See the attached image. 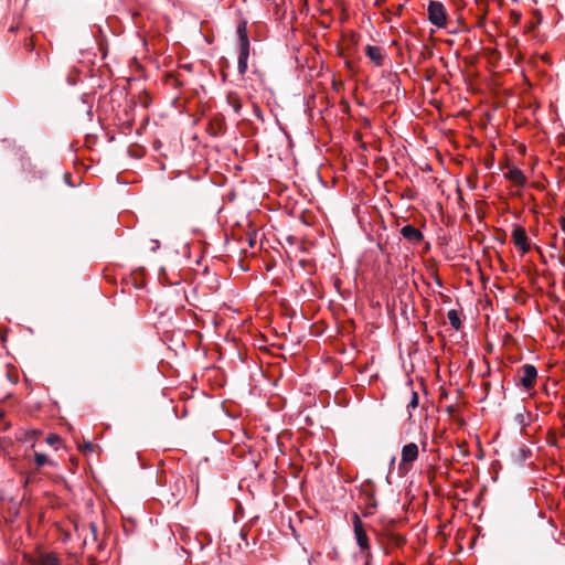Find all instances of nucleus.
<instances>
[{"mask_svg": "<svg viewBox=\"0 0 565 565\" xmlns=\"http://www.w3.org/2000/svg\"><path fill=\"white\" fill-rule=\"evenodd\" d=\"M427 19L437 28H445L447 24V11L440 1L430 0L427 6Z\"/></svg>", "mask_w": 565, "mask_h": 565, "instance_id": "obj_1", "label": "nucleus"}, {"mask_svg": "<svg viewBox=\"0 0 565 565\" xmlns=\"http://www.w3.org/2000/svg\"><path fill=\"white\" fill-rule=\"evenodd\" d=\"M352 523L356 543L362 551L370 550L367 534L364 530V524L358 513H353Z\"/></svg>", "mask_w": 565, "mask_h": 565, "instance_id": "obj_2", "label": "nucleus"}, {"mask_svg": "<svg viewBox=\"0 0 565 565\" xmlns=\"http://www.w3.org/2000/svg\"><path fill=\"white\" fill-rule=\"evenodd\" d=\"M519 373L521 374L519 383L525 388L531 390L537 377V370L532 364H524L520 367Z\"/></svg>", "mask_w": 565, "mask_h": 565, "instance_id": "obj_3", "label": "nucleus"}, {"mask_svg": "<svg viewBox=\"0 0 565 565\" xmlns=\"http://www.w3.org/2000/svg\"><path fill=\"white\" fill-rule=\"evenodd\" d=\"M512 239L514 245L523 253H527L531 249L527 234L524 227L515 226L512 231Z\"/></svg>", "mask_w": 565, "mask_h": 565, "instance_id": "obj_4", "label": "nucleus"}, {"mask_svg": "<svg viewBox=\"0 0 565 565\" xmlns=\"http://www.w3.org/2000/svg\"><path fill=\"white\" fill-rule=\"evenodd\" d=\"M361 493L365 497V508L376 509L377 500L375 498V483L369 479L361 486Z\"/></svg>", "mask_w": 565, "mask_h": 565, "instance_id": "obj_5", "label": "nucleus"}, {"mask_svg": "<svg viewBox=\"0 0 565 565\" xmlns=\"http://www.w3.org/2000/svg\"><path fill=\"white\" fill-rule=\"evenodd\" d=\"M418 457V446L415 443L406 444L402 449L401 466L415 461Z\"/></svg>", "mask_w": 565, "mask_h": 565, "instance_id": "obj_6", "label": "nucleus"}, {"mask_svg": "<svg viewBox=\"0 0 565 565\" xmlns=\"http://www.w3.org/2000/svg\"><path fill=\"white\" fill-rule=\"evenodd\" d=\"M403 237L412 243H420L424 239L423 233L411 224H406L401 228Z\"/></svg>", "mask_w": 565, "mask_h": 565, "instance_id": "obj_7", "label": "nucleus"}, {"mask_svg": "<svg viewBox=\"0 0 565 565\" xmlns=\"http://www.w3.org/2000/svg\"><path fill=\"white\" fill-rule=\"evenodd\" d=\"M209 134L213 137H221L225 134L226 125L223 117H214L207 127Z\"/></svg>", "mask_w": 565, "mask_h": 565, "instance_id": "obj_8", "label": "nucleus"}, {"mask_svg": "<svg viewBox=\"0 0 565 565\" xmlns=\"http://www.w3.org/2000/svg\"><path fill=\"white\" fill-rule=\"evenodd\" d=\"M365 55L376 65L382 66L383 63V54L382 49L374 45L365 46Z\"/></svg>", "mask_w": 565, "mask_h": 565, "instance_id": "obj_9", "label": "nucleus"}, {"mask_svg": "<svg viewBox=\"0 0 565 565\" xmlns=\"http://www.w3.org/2000/svg\"><path fill=\"white\" fill-rule=\"evenodd\" d=\"M237 35L239 40V49H249V39L246 29V21H242L238 23Z\"/></svg>", "mask_w": 565, "mask_h": 565, "instance_id": "obj_10", "label": "nucleus"}, {"mask_svg": "<svg viewBox=\"0 0 565 565\" xmlns=\"http://www.w3.org/2000/svg\"><path fill=\"white\" fill-rule=\"evenodd\" d=\"M248 57H249V49H239L238 61H237V71L241 75H244L247 72Z\"/></svg>", "mask_w": 565, "mask_h": 565, "instance_id": "obj_11", "label": "nucleus"}, {"mask_svg": "<svg viewBox=\"0 0 565 565\" xmlns=\"http://www.w3.org/2000/svg\"><path fill=\"white\" fill-rule=\"evenodd\" d=\"M34 565H60V559L54 554L42 553L34 562Z\"/></svg>", "mask_w": 565, "mask_h": 565, "instance_id": "obj_12", "label": "nucleus"}, {"mask_svg": "<svg viewBox=\"0 0 565 565\" xmlns=\"http://www.w3.org/2000/svg\"><path fill=\"white\" fill-rule=\"evenodd\" d=\"M447 317H448V320L450 322V326L455 329V330H460L462 324H461V320L459 318V313L457 310L455 309H451L448 311L447 313Z\"/></svg>", "mask_w": 565, "mask_h": 565, "instance_id": "obj_13", "label": "nucleus"}, {"mask_svg": "<svg viewBox=\"0 0 565 565\" xmlns=\"http://www.w3.org/2000/svg\"><path fill=\"white\" fill-rule=\"evenodd\" d=\"M34 462L36 463L38 467H43L44 465L55 466L53 461L49 460L46 455L41 452L34 454Z\"/></svg>", "mask_w": 565, "mask_h": 565, "instance_id": "obj_14", "label": "nucleus"}, {"mask_svg": "<svg viewBox=\"0 0 565 565\" xmlns=\"http://www.w3.org/2000/svg\"><path fill=\"white\" fill-rule=\"evenodd\" d=\"M388 540L395 546H402L406 542L405 537H403L402 535H399L397 533H390Z\"/></svg>", "mask_w": 565, "mask_h": 565, "instance_id": "obj_15", "label": "nucleus"}, {"mask_svg": "<svg viewBox=\"0 0 565 565\" xmlns=\"http://www.w3.org/2000/svg\"><path fill=\"white\" fill-rule=\"evenodd\" d=\"M419 404V396L418 393L415 391H412V398L407 405V408H416Z\"/></svg>", "mask_w": 565, "mask_h": 565, "instance_id": "obj_16", "label": "nucleus"}, {"mask_svg": "<svg viewBox=\"0 0 565 565\" xmlns=\"http://www.w3.org/2000/svg\"><path fill=\"white\" fill-rule=\"evenodd\" d=\"M478 180L479 179H470V178H467V179H463V182L466 183V185L471 189V190H476L479 188V184H478Z\"/></svg>", "mask_w": 565, "mask_h": 565, "instance_id": "obj_17", "label": "nucleus"}, {"mask_svg": "<svg viewBox=\"0 0 565 565\" xmlns=\"http://www.w3.org/2000/svg\"><path fill=\"white\" fill-rule=\"evenodd\" d=\"M228 103L231 104L233 110L236 113V114H239L241 111V108H242V104L241 102L236 98L234 100H232L230 97H228Z\"/></svg>", "mask_w": 565, "mask_h": 565, "instance_id": "obj_18", "label": "nucleus"}, {"mask_svg": "<svg viewBox=\"0 0 565 565\" xmlns=\"http://www.w3.org/2000/svg\"><path fill=\"white\" fill-rule=\"evenodd\" d=\"M61 438L60 436L55 435V434H51L46 437V443L50 445V446H54L56 445L57 443H60Z\"/></svg>", "mask_w": 565, "mask_h": 565, "instance_id": "obj_19", "label": "nucleus"}, {"mask_svg": "<svg viewBox=\"0 0 565 565\" xmlns=\"http://www.w3.org/2000/svg\"><path fill=\"white\" fill-rule=\"evenodd\" d=\"M529 456H531V450L529 448L520 449V458L522 461H524Z\"/></svg>", "mask_w": 565, "mask_h": 565, "instance_id": "obj_20", "label": "nucleus"}, {"mask_svg": "<svg viewBox=\"0 0 565 565\" xmlns=\"http://www.w3.org/2000/svg\"><path fill=\"white\" fill-rule=\"evenodd\" d=\"M331 180H332L331 185H329V184L326 182V179H323V178L318 179V182H319L321 185H323L324 188H332V186L335 184V181H337L338 179H331Z\"/></svg>", "mask_w": 565, "mask_h": 565, "instance_id": "obj_21", "label": "nucleus"}, {"mask_svg": "<svg viewBox=\"0 0 565 565\" xmlns=\"http://www.w3.org/2000/svg\"><path fill=\"white\" fill-rule=\"evenodd\" d=\"M514 419L521 426H525L524 415L522 413L516 414Z\"/></svg>", "mask_w": 565, "mask_h": 565, "instance_id": "obj_22", "label": "nucleus"}, {"mask_svg": "<svg viewBox=\"0 0 565 565\" xmlns=\"http://www.w3.org/2000/svg\"><path fill=\"white\" fill-rule=\"evenodd\" d=\"M237 196V191L236 190H232L228 194H227V200L230 202H233Z\"/></svg>", "mask_w": 565, "mask_h": 565, "instance_id": "obj_23", "label": "nucleus"}, {"mask_svg": "<svg viewBox=\"0 0 565 565\" xmlns=\"http://www.w3.org/2000/svg\"><path fill=\"white\" fill-rule=\"evenodd\" d=\"M151 243H152V247L150 248L151 252H156L160 248V242L158 239H152Z\"/></svg>", "mask_w": 565, "mask_h": 565, "instance_id": "obj_24", "label": "nucleus"}, {"mask_svg": "<svg viewBox=\"0 0 565 565\" xmlns=\"http://www.w3.org/2000/svg\"><path fill=\"white\" fill-rule=\"evenodd\" d=\"M455 186H456V192L459 194V196L461 198V186L462 184L459 182L458 179H455Z\"/></svg>", "mask_w": 565, "mask_h": 565, "instance_id": "obj_25", "label": "nucleus"}, {"mask_svg": "<svg viewBox=\"0 0 565 565\" xmlns=\"http://www.w3.org/2000/svg\"><path fill=\"white\" fill-rule=\"evenodd\" d=\"M247 535H248V531L245 527H243L241 530L239 536L242 537V540L246 541L247 540Z\"/></svg>", "mask_w": 565, "mask_h": 565, "instance_id": "obj_26", "label": "nucleus"}, {"mask_svg": "<svg viewBox=\"0 0 565 565\" xmlns=\"http://www.w3.org/2000/svg\"><path fill=\"white\" fill-rule=\"evenodd\" d=\"M85 450L87 451H94V444L92 441L85 443Z\"/></svg>", "mask_w": 565, "mask_h": 565, "instance_id": "obj_27", "label": "nucleus"}, {"mask_svg": "<svg viewBox=\"0 0 565 565\" xmlns=\"http://www.w3.org/2000/svg\"><path fill=\"white\" fill-rule=\"evenodd\" d=\"M504 178H508V177H524L520 171H515L514 173L510 174V173H505L503 174Z\"/></svg>", "mask_w": 565, "mask_h": 565, "instance_id": "obj_28", "label": "nucleus"}, {"mask_svg": "<svg viewBox=\"0 0 565 565\" xmlns=\"http://www.w3.org/2000/svg\"><path fill=\"white\" fill-rule=\"evenodd\" d=\"M72 180H73V179L66 178V179H64V182H65V184H66V185L74 188V186H76L77 184L73 183V181H72Z\"/></svg>", "mask_w": 565, "mask_h": 565, "instance_id": "obj_29", "label": "nucleus"}, {"mask_svg": "<svg viewBox=\"0 0 565 565\" xmlns=\"http://www.w3.org/2000/svg\"><path fill=\"white\" fill-rule=\"evenodd\" d=\"M373 510H374V509H366V508H365V511H364L363 515H364V516H370V515H372V514H373Z\"/></svg>", "mask_w": 565, "mask_h": 565, "instance_id": "obj_30", "label": "nucleus"}, {"mask_svg": "<svg viewBox=\"0 0 565 565\" xmlns=\"http://www.w3.org/2000/svg\"><path fill=\"white\" fill-rule=\"evenodd\" d=\"M258 519H259L258 515L252 518L250 521H249L250 526H253L258 521Z\"/></svg>", "mask_w": 565, "mask_h": 565, "instance_id": "obj_31", "label": "nucleus"}, {"mask_svg": "<svg viewBox=\"0 0 565 565\" xmlns=\"http://www.w3.org/2000/svg\"><path fill=\"white\" fill-rule=\"evenodd\" d=\"M407 198H408V199H413V198H414V193H413V191H412V190H408V192H407Z\"/></svg>", "mask_w": 565, "mask_h": 565, "instance_id": "obj_32", "label": "nucleus"}, {"mask_svg": "<svg viewBox=\"0 0 565 565\" xmlns=\"http://www.w3.org/2000/svg\"><path fill=\"white\" fill-rule=\"evenodd\" d=\"M515 180H516L519 183L524 184V183H525V181H526L527 179L522 178V179H515Z\"/></svg>", "mask_w": 565, "mask_h": 565, "instance_id": "obj_33", "label": "nucleus"}, {"mask_svg": "<svg viewBox=\"0 0 565 565\" xmlns=\"http://www.w3.org/2000/svg\"><path fill=\"white\" fill-rule=\"evenodd\" d=\"M394 462H395V457L393 456L391 459V462H390V468L394 465Z\"/></svg>", "mask_w": 565, "mask_h": 565, "instance_id": "obj_34", "label": "nucleus"}, {"mask_svg": "<svg viewBox=\"0 0 565 565\" xmlns=\"http://www.w3.org/2000/svg\"><path fill=\"white\" fill-rule=\"evenodd\" d=\"M436 282H437V285H438V286H441V285H443V284H441V280H440L439 278H436Z\"/></svg>", "mask_w": 565, "mask_h": 565, "instance_id": "obj_35", "label": "nucleus"}, {"mask_svg": "<svg viewBox=\"0 0 565 565\" xmlns=\"http://www.w3.org/2000/svg\"><path fill=\"white\" fill-rule=\"evenodd\" d=\"M481 188L486 191L488 190L489 185L484 183Z\"/></svg>", "mask_w": 565, "mask_h": 565, "instance_id": "obj_36", "label": "nucleus"}, {"mask_svg": "<svg viewBox=\"0 0 565 565\" xmlns=\"http://www.w3.org/2000/svg\"><path fill=\"white\" fill-rule=\"evenodd\" d=\"M63 177L68 178V177H71V173L70 172H65Z\"/></svg>", "mask_w": 565, "mask_h": 565, "instance_id": "obj_37", "label": "nucleus"}, {"mask_svg": "<svg viewBox=\"0 0 565 565\" xmlns=\"http://www.w3.org/2000/svg\"><path fill=\"white\" fill-rule=\"evenodd\" d=\"M254 245V239H249V246H253Z\"/></svg>", "mask_w": 565, "mask_h": 565, "instance_id": "obj_38", "label": "nucleus"}, {"mask_svg": "<svg viewBox=\"0 0 565 565\" xmlns=\"http://www.w3.org/2000/svg\"><path fill=\"white\" fill-rule=\"evenodd\" d=\"M92 529H93L94 533H96V526H95V524H92Z\"/></svg>", "mask_w": 565, "mask_h": 565, "instance_id": "obj_39", "label": "nucleus"}, {"mask_svg": "<svg viewBox=\"0 0 565 565\" xmlns=\"http://www.w3.org/2000/svg\"><path fill=\"white\" fill-rule=\"evenodd\" d=\"M438 188H440V189H441V192L444 193L443 185H441V184H438Z\"/></svg>", "mask_w": 565, "mask_h": 565, "instance_id": "obj_40", "label": "nucleus"}, {"mask_svg": "<svg viewBox=\"0 0 565 565\" xmlns=\"http://www.w3.org/2000/svg\"><path fill=\"white\" fill-rule=\"evenodd\" d=\"M365 565H371L369 559H366Z\"/></svg>", "mask_w": 565, "mask_h": 565, "instance_id": "obj_41", "label": "nucleus"}, {"mask_svg": "<svg viewBox=\"0 0 565 565\" xmlns=\"http://www.w3.org/2000/svg\"><path fill=\"white\" fill-rule=\"evenodd\" d=\"M564 244H565V238H564Z\"/></svg>", "mask_w": 565, "mask_h": 565, "instance_id": "obj_42", "label": "nucleus"}]
</instances>
